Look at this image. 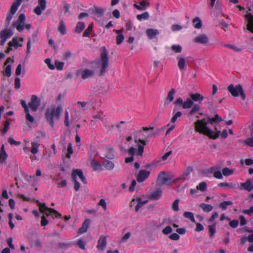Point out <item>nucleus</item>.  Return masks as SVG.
I'll return each mask as SVG.
<instances>
[{
    "label": "nucleus",
    "instance_id": "64",
    "mask_svg": "<svg viewBox=\"0 0 253 253\" xmlns=\"http://www.w3.org/2000/svg\"><path fill=\"white\" fill-rule=\"evenodd\" d=\"M245 143L250 147H253V137L248 138L245 140Z\"/></svg>",
    "mask_w": 253,
    "mask_h": 253
},
{
    "label": "nucleus",
    "instance_id": "35",
    "mask_svg": "<svg viewBox=\"0 0 253 253\" xmlns=\"http://www.w3.org/2000/svg\"><path fill=\"white\" fill-rule=\"evenodd\" d=\"M234 169H230L227 167L224 168L222 170V175L225 176H228L231 175L234 173Z\"/></svg>",
    "mask_w": 253,
    "mask_h": 253
},
{
    "label": "nucleus",
    "instance_id": "58",
    "mask_svg": "<svg viewBox=\"0 0 253 253\" xmlns=\"http://www.w3.org/2000/svg\"><path fill=\"white\" fill-rule=\"evenodd\" d=\"M242 212L249 216L253 214V206H251L249 209L244 210Z\"/></svg>",
    "mask_w": 253,
    "mask_h": 253
},
{
    "label": "nucleus",
    "instance_id": "37",
    "mask_svg": "<svg viewBox=\"0 0 253 253\" xmlns=\"http://www.w3.org/2000/svg\"><path fill=\"white\" fill-rule=\"evenodd\" d=\"M104 9L100 8L95 7L94 8V11H93V14L97 16L98 17H101L104 15Z\"/></svg>",
    "mask_w": 253,
    "mask_h": 253
},
{
    "label": "nucleus",
    "instance_id": "31",
    "mask_svg": "<svg viewBox=\"0 0 253 253\" xmlns=\"http://www.w3.org/2000/svg\"><path fill=\"white\" fill-rule=\"evenodd\" d=\"M177 59H178L177 66L180 70H183L185 68V60L183 57H180V55L177 56Z\"/></svg>",
    "mask_w": 253,
    "mask_h": 253
},
{
    "label": "nucleus",
    "instance_id": "25",
    "mask_svg": "<svg viewBox=\"0 0 253 253\" xmlns=\"http://www.w3.org/2000/svg\"><path fill=\"white\" fill-rule=\"evenodd\" d=\"M115 32L118 34L116 37L117 44H120L124 40V36L123 35V29L115 30Z\"/></svg>",
    "mask_w": 253,
    "mask_h": 253
},
{
    "label": "nucleus",
    "instance_id": "60",
    "mask_svg": "<svg viewBox=\"0 0 253 253\" xmlns=\"http://www.w3.org/2000/svg\"><path fill=\"white\" fill-rule=\"evenodd\" d=\"M10 125V123L9 121L6 120L4 122V127L2 130V132L5 134L7 132L8 129L9 128Z\"/></svg>",
    "mask_w": 253,
    "mask_h": 253
},
{
    "label": "nucleus",
    "instance_id": "54",
    "mask_svg": "<svg viewBox=\"0 0 253 253\" xmlns=\"http://www.w3.org/2000/svg\"><path fill=\"white\" fill-rule=\"evenodd\" d=\"M18 43L19 42L17 39L15 38H13L12 41L8 42V44L10 47L14 46L17 48L18 47Z\"/></svg>",
    "mask_w": 253,
    "mask_h": 253
},
{
    "label": "nucleus",
    "instance_id": "61",
    "mask_svg": "<svg viewBox=\"0 0 253 253\" xmlns=\"http://www.w3.org/2000/svg\"><path fill=\"white\" fill-rule=\"evenodd\" d=\"M26 20V16L24 14H20L16 22L24 24Z\"/></svg>",
    "mask_w": 253,
    "mask_h": 253
},
{
    "label": "nucleus",
    "instance_id": "28",
    "mask_svg": "<svg viewBox=\"0 0 253 253\" xmlns=\"http://www.w3.org/2000/svg\"><path fill=\"white\" fill-rule=\"evenodd\" d=\"M8 155L4 149V145L2 144L0 150V162L2 163L7 158Z\"/></svg>",
    "mask_w": 253,
    "mask_h": 253
},
{
    "label": "nucleus",
    "instance_id": "27",
    "mask_svg": "<svg viewBox=\"0 0 253 253\" xmlns=\"http://www.w3.org/2000/svg\"><path fill=\"white\" fill-rule=\"evenodd\" d=\"M102 165L103 167L108 170H112L115 167L114 164L112 161L108 160L103 161Z\"/></svg>",
    "mask_w": 253,
    "mask_h": 253
},
{
    "label": "nucleus",
    "instance_id": "12",
    "mask_svg": "<svg viewBox=\"0 0 253 253\" xmlns=\"http://www.w3.org/2000/svg\"><path fill=\"white\" fill-rule=\"evenodd\" d=\"M134 142L137 143L138 142L141 143L142 145L139 144L138 145V149L136 152V155L138 156H142L144 152V146L146 145V142L145 140L140 139H135Z\"/></svg>",
    "mask_w": 253,
    "mask_h": 253
},
{
    "label": "nucleus",
    "instance_id": "8",
    "mask_svg": "<svg viewBox=\"0 0 253 253\" xmlns=\"http://www.w3.org/2000/svg\"><path fill=\"white\" fill-rule=\"evenodd\" d=\"M244 18L245 21L247 22V30L253 33V15L250 12L246 11Z\"/></svg>",
    "mask_w": 253,
    "mask_h": 253
},
{
    "label": "nucleus",
    "instance_id": "48",
    "mask_svg": "<svg viewBox=\"0 0 253 253\" xmlns=\"http://www.w3.org/2000/svg\"><path fill=\"white\" fill-rule=\"evenodd\" d=\"M171 50L175 53H180L182 51V47L179 44H173L171 46Z\"/></svg>",
    "mask_w": 253,
    "mask_h": 253
},
{
    "label": "nucleus",
    "instance_id": "24",
    "mask_svg": "<svg viewBox=\"0 0 253 253\" xmlns=\"http://www.w3.org/2000/svg\"><path fill=\"white\" fill-rule=\"evenodd\" d=\"M12 36V33H11L10 30L5 29L1 31L0 33V39H4L7 40L10 38Z\"/></svg>",
    "mask_w": 253,
    "mask_h": 253
},
{
    "label": "nucleus",
    "instance_id": "10",
    "mask_svg": "<svg viewBox=\"0 0 253 253\" xmlns=\"http://www.w3.org/2000/svg\"><path fill=\"white\" fill-rule=\"evenodd\" d=\"M150 174V172L149 171L145 169H141L136 176L137 181L139 183L143 182L148 178Z\"/></svg>",
    "mask_w": 253,
    "mask_h": 253
},
{
    "label": "nucleus",
    "instance_id": "51",
    "mask_svg": "<svg viewBox=\"0 0 253 253\" xmlns=\"http://www.w3.org/2000/svg\"><path fill=\"white\" fill-rule=\"evenodd\" d=\"M73 153L72 145L71 143H69L67 147V153L66 155V157L67 158H70Z\"/></svg>",
    "mask_w": 253,
    "mask_h": 253
},
{
    "label": "nucleus",
    "instance_id": "49",
    "mask_svg": "<svg viewBox=\"0 0 253 253\" xmlns=\"http://www.w3.org/2000/svg\"><path fill=\"white\" fill-rule=\"evenodd\" d=\"M91 166L94 170L101 169V165L99 163L93 161L91 163Z\"/></svg>",
    "mask_w": 253,
    "mask_h": 253
},
{
    "label": "nucleus",
    "instance_id": "42",
    "mask_svg": "<svg viewBox=\"0 0 253 253\" xmlns=\"http://www.w3.org/2000/svg\"><path fill=\"white\" fill-rule=\"evenodd\" d=\"M149 14L148 13V12H144V13L141 14H138L136 16V18L137 19V20H138L139 21H142V20H147L149 18Z\"/></svg>",
    "mask_w": 253,
    "mask_h": 253
},
{
    "label": "nucleus",
    "instance_id": "16",
    "mask_svg": "<svg viewBox=\"0 0 253 253\" xmlns=\"http://www.w3.org/2000/svg\"><path fill=\"white\" fill-rule=\"evenodd\" d=\"M176 92V90L174 88H172L168 92V95L165 98L164 103L165 105H168L170 102H172L174 99V95Z\"/></svg>",
    "mask_w": 253,
    "mask_h": 253
},
{
    "label": "nucleus",
    "instance_id": "19",
    "mask_svg": "<svg viewBox=\"0 0 253 253\" xmlns=\"http://www.w3.org/2000/svg\"><path fill=\"white\" fill-rule=\"evenodd\" d=\"M90 224V219H86L83 222L82 226L78 230L79 234H83L86 232Z\"/></svg>",
    "mask_w": 253,
    "mask_h": 253
},
{
    "label": "nucleus",
    "instance_id": "52",
    "mask_svg": "<svg viewBox=\"0 0 253 253\" xmlns=\"http://www.w3.org/2000/svg\"><path fill=\"white\" fill-rule=\"evenodd\" d=\"M14 26L16 27L17 30L19 32L23 31L24 29V24L22 23L15 22V24H14Z\"/></svg>",
    "mask_w": 253,
    "mask_h": 253
},
{
    "label": "nucleus",
    "instance_id": "36",
    "mask_svg": "<svg viewBox=\"0 0 253 253\" xmlns=\"http://www.w3.org/2000/svg\"><path fill=\"white\" fill-rule=\"evenodd\" d=\"M137 201L138 202V203L135 207V210L136 212H137L139 211V210L145 204H146L148 202L147 200L142 201L141 199L140 198H137Z\"/></svg>",
    "mask_w": 253,
    "mask_h": 253
},
{
    "label": "nucleus",
    "instance_id": "26",
    "mask_svg": "<svg viewBox=\"0 0 253 253\" xmlns=\"http://www.w3.org/2000/svg\"><path fill=\"white\" fill-rule=\"evenodd\" d=\"M21 2L22 0H15L11 6L10 12L13 13V14H15L17 11L19 6L21 4Z\"/></svg>",
    "mask_w": 253,
    "mask_h": 253
},
{
    "label": "nucleus",
    "instance_id": "23",
    "mask_svg": "<svg viewBox=\"0 0 253 253\" xmlns=\"http://www.w3.org/2000/svg\"><path fill=\"white\" fill-rule=\"evenodd\" d=\"M170 180V178L166 176L165 171H161L158 177V181L161 182V184H165L167 182Z\"/></svg>",
    "mask_w": 253,
    "mask_h": 253
},
{
    "label": "nucleus",
    "instance_id": "55",
    "mask_svg": "<svg viewBox=\"0 0 253 253\" xmlns=\"http://www.w3.org/2000/svg\"><path fill=\"white\" fill-rule=\"evenodd\" d=\"M179 200L176 199L172 204V209L174 211H179L178 203Z\"/></svg>",
    "mask_w": 253,
    "mask_h": 253
},
{
    "label": "nucleus",
    "instance_id": "40",
    "mask_svg": "<svg viewBox=\"0 0 253 253\" xmlns=\"http://www.w3.org/2000/svg\"><path fill=\"white\" fill-rule=\"evenodd\" d=\"M85 28V24L83 22H79L76 27L75 31L77 33H81Z\"/></svg>",
    "mask_w": 253,
    "mask_h": 253
},
{
    "label": "nucleus",
    "instance_id": "63",
    "mask_svg": "<svg viewBox=\"0 0 253 253\" xmlns=\"http://www.w3.org/2000/svg\"><path fill=\"white\" fill-rule=\"evenodd\" d=\"M105 157L108 159H113L114 158V154L113 153V149H110L108 150L105 155Z\"/></svg>",
    "mask_w": 253,
    "mask_h": 253
},
{
    "label": "nucleus",
    "instance_id": "59",
    "mask_svg": "<svg viewBox=\"0 0 253 253\" xmlns=\"http://www.w3.org/2000/svg\"><path fill=\"white\" fill-rule=\"evenodd\" d=\"M44 62L47 64L48 68L50 70H54L55 69V66L51 63V61L50 58H46Z\"/></svg>",
    "mask_w": 253,
    "mask_h": 253
},
{
    "label": "nucleus",
    "instance_id": "6",
    "mask_svg": "<svg viewBox=\"0 0 253 253\" xmlns=\"http://www.w3.org/2000/svg\"><path fill=\"white\" fill-rule=\"evenodd\" d=\"M78 177L84 184H86V178L81 169H73L71 174L72 179H77Z\"/></svg>",
    "mask_w": 253,
    "mask_h": 253
},
{
    "label": "nucleus",
    "instance_id": "45",
    "mask_svg": "<svg viewBox=\"0 0 253 253\" xmlns=\"http://www.w3.org/2000/svg\"><path fill=\"white\" fill-rule=\"evenodd\" d=\"M232 204V202L230 201H224L220 203L219 207L222 209V210H225L227 206H230Z\"/></svg>",
    "mask_w": 253,
    "mask_h": 253
},
{
    "label": "nucleus",
    "instance_id": "44",
    "mask_svg": "<svg viewBox=\"0 0 253 253\" xmlns=\"http://www.w3.org/2000/svg\"><path fill=\"white\" fill-rule=\"evenodd\" d=\"M183 216L185 218H187L190 219V220L192 222H195V219L194 217L193 213L192 212H189V211H185L183 213Z\"/></svg>",
    "mask_w": 253,
    "mask_h": 253
},
{
    "label": "nucleus",
    "instance_id": "29",
    "mask_svg": "<svg viewBox=\"0 0 253 253\" xmlns=\"http://www.w3.org/2000/svg\"><path fill=\"white\" fill-rule=\"evenodd\" d=\"M94 75V72L91 70L86 69L84 70L82 73V78L83 79L85 80L91 77Z\"/></svg>",
    "mask_w": 253,
    "mask_h": 253
},
{
    "label": "nucleus",
    "instance_id": "17",
    "mask_svg": "<svg viewBox=\"0 0 253 253\" xmlns=\"http://www.w3.org/2000/svg\"><path fill=\"white\" fill-rule=\"evenodd\" d=\"M193 168L192 167L188 166L185 169L183 174L177 178V180H185L187 179V177L192 172Z\"/></svg>",
    "mask_w": 253,
    "mask_h": 253
},
{
    "label": "nucleus",
    "instance_id": "13",
    "mask_svg": "<svg viewBox=\"0 0 253 253\" xmlns=\"http://www.w3.org/2000/svg\"><path fill=\"white\" fill-rule=\"evenodd\" d=\"M107 245L106 236L102 235L97 241L96 248L99 251H103Z\"/></svg>",
    "mask_w": 253,
    "mask_h": 253
},
{
    "label": "nucleus",
    "instance_id": "11",
    "mask_svg": "<svg viewBox=\"0 0 253 253\" xmlns=\"http://www.w3.org/2000/svg\"><path fill=\"white\" fill-rule=\"evenodd\" d=\"M209 41V38L205 34H199L193 39L194 42L203 45L207 44Z\"/></svg>",
    "mask_w": 253,
    "mask_h": 253
},
{
    "label": "nucleus",
    "instance_id": "47",
    "mask_svg": "<svg viewBox=\"0 0 253 253\" xmlns=\"http://www.w3.org/2000/svg\"><path fill=\"white\" fill-rule=\"evenodd\" d=\"M55 68L59 71H61L64 68V63L61 61L56 60L55 61Z\"/></svg>",
    "mask_w": 253,
    "mask_h": 253
},
{
    "label": "nucleus",
    "instance_id": "38",
    "mask_svg": "<svg viewBox=\"0 0 253 253\" xmlns=\"http://www.w3.org/2000/svg\"><path fill=\"white\" fill-rule=\"evenodd\" d=\"M193 104V102L190 98H187L186 101L183 102L182 108L184 109L190 108L192 107Z\"/></svg>",
    "mask_w": 253,
    "mask_h": 253
},
{
    "label": "nucleus",
    "instance_id": "33",
    "mask_svg": "<svg viewBox=\"0 0 253 253\" xmlns=\"http://www.w3.org/2000/svg\"><path fill=\"white\" fill-rule=\"evenodd\" d=\"M199 207L206 212H209L213 209V207L210 204L202 203L199 205Z\"/></svg>",
    "mask_w": 253,
    "mask_h": 253
},
{
    "label": "nucleus",
    "instance_id": "50",
    "mask_svg": "<svg viewBox=\"0 0 253 253\" xmlns=\"http://www.w3.org/2000/svg\"><path fill=\"white\" fill-rule=\"evenodd\" d=\"M197 188L198 190L204 192L207 188V183L205 182H202L197 186Z\"/></svg>",
    "mask_w": 253,
    "mask_h": 253
},
{
    "label": "nucleus",
    "instance_id": "62",
    "mask_svg": "<svg viewBox=\"0 0 253 253\" xmlns=\"http://www.w3.org/2000/svg\"><path fill=\"white\" fill-rule=\"evenodd\" d=\"M172 231V229L171 226H167L162 230V233L165 235H168Z\"/></svg>",
    "mask_w": 253,
    "mask_h": 253
},
{
    "label": "nucleus",
    "instance_id": "9",
    "mask_svg": "<svg viewBox=\"0 0 253 253\" xmlns=\"http://www.w3.org/2000/svg\"><path fill=\"white\" fill-rule=\"evenodd\" d=\"M46 0H38V4L34 8V12L37 15H41L42 11L44 10L46 8Z\"/></svg>",
    "mask_w": 253,
    "mask_h": 253
},
{
    "label": "nucleus",
    "instance_id": "43",
    "mask_svg": "<svg viewBox=\"0 0 253 253\" xmlns=\"http://www.w3.org/2000/svg\"><path fill=\"white\" fill-rule=\"evenodd\" d=\"M209 234L210 238H212L215 233V224L210 225L208 226Z\"/></svg>",
    "mask_w": 253,
    "mask_h": 253
},
{
    "label": "nucleus",
    "instance_id": "5",
    "mask_svg": "<svg viewBox=\"0 0 253 253\" xmlns=\"http://www.w3.org/2000/svg\"><path fill=\"white\" fill-rule=\"evenodd\" d=\"M101 60V67L100 71L101 76L103 75L106 72L109 65V59L107 56V52L105 48L102 51L100 55Z\"/></svg>",
    "mask_w": 253,
    "mask_h": 253
},
{
    "label": "nucleus",
    "instance_id": "41",
    "mask_svg": "<svg viewBox=\"0 0 253 253\" xmlns=\"http://www.w3.org/2000/svg\"><path fill=\"white\" fill-rule=\"evenodd\" d=\"M200 111V107L197 104H193L192 106V109L188 113L189 115H192L196 113L199 112Z\"/></svg>",
    "mask_w": 253,
    "mask_h": 253
},
{
    "label": "nucleus",
    "instance_id": "30",
    "mask_svg": "<svg viewBox=\"0 0 253 253\" xmlns=\"http://www.w3.org/2000/svg\"><path fill=\"white\" fill-rule=\"evenodd\" d=\"M40 145V143L38 142H32L31 143V153L33 154H37L39 152Z\"/></svg>",
    "mask_w": 253,
    "mask_h": 253
},
{
    "label": "nucleus",
    "instance_id": "4",
    "mask_svg": "<svg viewBox=\"0 0 253 253\" xmlns=\"http://www.w3.org/2000/svg\"><path fill=\"white\" fill-rule=\"evenodd\" d=\"M36 203L39 208V210L41 212H45V211H48L52 214L53 213L55 214L56 218H60L62 216V214L59 213L57 211L53 209L48 208L45 203H41L39 200H36Z\"/></svg>",
    "mask_w": 253,
    "mask_h": 253
},
{
    "label": "nucleus",
    "instance_id": "20",
    "mask_svg": "<svg viewBox=\"0 0 253 253\" xmlns=\"http://www.w3.org/2000/svg\"><path fill=\"white\" fill-rule=\"evenodd\" d=\"M149 4L148 2H146L145 0H143L140 2L139 4L134 3L133 6L137 10L141 11L146 9Z\"/></svg>",
    "mask_w": 253,
    "mask_h": 253
},
{
    "label": "nucleus",
    "instance_id": "57",
    "mask_svg": "<svg viewBox=\"0 0 253 253\" xmlns=\"http://www.w3.org/2000/svg\"><path fill=\"white\" fill-rule=\"evenodd\" d=\"M4 74L6 76L9 77L11 75V67L10 65H8L6 66L5 70H4Z\"/></svg>",
    "mask_w": 253,
    "mask_h": 253
},
{
    "label": "nucleus",
    "instance_id": "15",
    "mask_svg": "<svg viewBox=\"0 0 253 253\" xmlns=\"http://www.w3.org/2000/svg\"><path fill=\"white\" fill-rule=\"evenodd\" d=\"M38 41V36L37 34L36 33H33L32 35V39L30 38L28 39L27 43V50L26 53L27 54H30L31 52V42H34Z\"/></svg>",
    "mask_w": 253,
    "mask_h": 253
},
{
    "label": "nucleus",
    "instance_id": "21",
    "mask_svg": "<svg viewBox=\"0 0 253 253\" xmlns=\"http://www.w3.org/2000/svg\"><path fill=\"white\" fill-rule=\"evenodd\" d=\"M190 97V99L192 100L193 102H201L204 100V96L199 93H190L189 94Z\"/></svg>",
    "mask_w": 253,
    "mask_h": 253
},
{
    "label": "nucleus",
    "instance_id": "46",
    "mask_svg": "<svg viewBox=\"0 0 253 253\" xmlns=\"http://www.w3.org/2000/svg\"><path fill=\"white\" fill-rule=\"evenodd\" d=\"M93 29V26L92 25H89L87 29L84 31L83 33V36L84 37H89L90 36V33L92 32Z\"/></svg>",
    "mask_w": 253,
    "mask_h": 253
},
{
    "label": "nucleus",
    "instance_id": "22",
    "mask_svg": "<svg viewBox=\"0 0 253 253\" xmlns=\"http://www.w3.org/2000/svg\"><path fill=\"white\" fill-rule=\"evenodd\" d=\"M146 35L149 39H153L159 34L157 29H148L146 31Z\"/></svg>",
    "mask_w": 253,
    "mask_h": 253
},
{
    "label": "nucleus",
    "instance_id": "2",
    "mask_svg": "<svg viewBox=\"0 0 253 253\" xmlns=\"http://www.w3.org/2000/svg\"><path fill=\"white\" fill-rule=\"evenodd\" d=\"M62 111L63 108L61 106L47 109L45 113V116L47 122L51 126H54V120H59L60 119Z\"/></svg>",
    "mask_w": 253,
    "mask_h": 253
},
{
    "label": "nucleus",
    "instance_id": "18",
    "mask_svg": "<svg viewBox=\"0 0 253 253\" xmlns=\"http://www.w3.org/2000/svg\"><path fill=\"white\" fill-rule=\"evenodd\" d=\"M240 189H244L248 191H251L253 188V186L251 183V180L250 179H247L245 182L240 183Z\"/></svg>",
    "mask_w": 253,
    "mask_h": 253
},
{
    "label": "nucleus",
    "instance_id": "56",
    "mask_svg": "<svg viewBox=\"0 0 253 253\" xmlns=\"http://www.w3.org/2000/svg\"><path fill=\"white\" fill-rule=\"evenodd\" d=\"M8 142L11 145H19L21 144L20 141H15L13 137H9L8 138L7 140Z\"/></svg>",
    "mask_w": 253,
    "mask_h": 253
},
{
    "label": "nucleus",
    "instance_id": "1",
    "mask_svg": "<svg viewBox=\"0 0 253 253\" xmlns=\"http://www.w3.org/2000/svg\"><path fill=\"white\" fill-rule=\"evenodd\" d=\"M222 120L221 118L217 114L215 115L214 117L212 118L208 116L207 121L206 119L198 120L194 123L195 131L206 135L211 139H215L219 137L220 131L217 130V128L215 127L216 131L214 132L210 129L207 125L208 123L213 125V124L218 123Z\"/></svg>",
    "mask_w": 253,
    "mask_h": 253
},
{
    "label": "nucleus",
    "instance_id": "39",
    "mask_svg": "<svg viewBox=\"0 0 253 253\" xmlns=\"http://www.w3.org/2000/svg\"><path fill=\"white\" fill-rule=\"evenodd\" d=\"M193 24H194V27L196 29H200L202 27V23L200 19L196 17L195 18L193 19L192 21Z\"/></svg>",
    "mask_w": 253,
    "mask_h": 253
},
{
    "label": "nucleus",
    "instance_id": "53",
    "mask_svg": "<svg viewBox=\"0 0 253 253\" xmlns=\"http://www.w3.org/2000/svg\"><path fill=\"white\" fill-rule=\"evenodd\" d=\"M182 116V113L180 112V111H177L176 112L173 116V117H172L171 119V122L172 123H174L177 118L178 117H180Z\"/></svg>",
    "mask_w": 253,
    "mask_h": 253
},
{
    "label": "nucleus",
    "instance_id": "7",
    "mask_svg": "<svg viewBox=\"0 0 253 253\" xmlns=\"http://www.w3.org/2000/svg\"><path fill=\"white\" fill-rule=\"evenodd\" d=\"M40 105V101L38 99V97L35 95H32L31 100L28 103L29 108H30L32 111L36 112Z\"/></svg>",
    "mask_w": 253,
    "mask_h": 253
},
{
    "label": "nucleus",
    "instance_id": "32",
    "mask_svg": "<svg viewBox=\"0 0 253 253\" xmlns=\"http://www.w3.org/2000/svg\"><path fill=\"white\" fill-rule=\"evenodd\" d=\"M58 30L62 35H64L66 34V27L63 20L60 21Z\"/></svg>",
    "mask_w": 253,
    "mask_h": 253
},
{
    "label": "nucleus",
    "instance_id": "14",
    "mask_svg": "<svg viewBox=\"0 0 253 253\" xmlns=\"http://www.w3.org/2000/svg\"><path fill=\"white\" fill-rule=\"evenodd\" d=\"M162 195V190L161 188H158L148 195V198L152 200H158Z\"/></svg>",
    "mask_w": 253,
    "mask_h": 253
},
{
    "label": "nucleus",
    "instance_id": "34",
    "mask_svg": "<svg viewBox=\"0 0 253 253\" xmlns=\"http://www.w3.org/2000/svg\"><path fill=\"white\" fill-rule=\"evenodd\" d=\"M153 129H154L153 127H148L144 126L142 127V129L144 131H149V132H148L147 135V137L148 138L152 137H154L157 134V132H154L152 131V130H153Z\"/></svg>",
    "mask_w": 253,
    "mask_h": 253
},
{
    "label": "nucleus",
    "instance_id": "3",
    "mask_svg": "<svg viewBox=\"0 0 253 253\" xmlns=\"http://www.w3.org/2000/svg\"><path fill=\"white\" fill-rule=\"evenodd\" d=\"M227 89L233 96L237 97L240 94L241 98L243 100H245L246 96L241 84L234 86L233 84H231L228 86Z\"/></svg>",
    "mask_w": 253,
    "mask_h": 253
}]
</instances>
